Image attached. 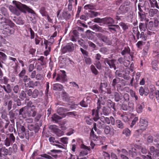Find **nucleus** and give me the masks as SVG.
I'll return each mask as SVG.
<instances>
[{"label":"nucleus","mask_w":159,"mask_h":159,"mask_svg":"<svg viewBox=\"0 0 159 159\" xmlns=\"http://www.w3.org/2000/svg\"><path fill=\"white\" fill-rule=\"evenodd\" d=\"M139 94L141 96H143V94L147 96L148 93L149 91L146 89H144L143 87L141 86L139 89Z\"/></svg>","instance_id":"18"},{"label":"nucleus","mask_w":159,"mask_h":159,"mask_svg":"<svg viewBox=\"0 0 159 159\" xmlns=\"http://www.w3.org/2000/svg\"><path fill=\"white\" fill-rule=\"evenodd\" d=\"M123 134L126 136H129L130 134V131L128 129L126 128L123 130Z\"/></svg>","instance_id":"43"},{"label":"nucleus","mask_w":159,"mask_h":159,"mask_svg":"<svg viewBox=\"0 0 159 159\" xmlns=\"http://www.w3.org/2000/svg\"><path fill=\"white\" fill-rule=\"evenodd\" d=\"M3 145H2V148H1V152L2 151L4 152V154L3 155H4L7 156L8 153V150L6 148L4 147H3Z\"/></svg>","instance_id":"48"},{"label":"nucleus","mask_w":159,"mask_h":159,"mask_svg":"<svg viewBox=\"0 0 159 159\" xmlns=\"http://www.w3.org/2000/svg\"><path fill=\"white\" fill-rule=\"evenodd\" d=\"M56 135L58 137H61L64 134V132L62 130H57L55 133Z\"/></svg>","instance_id":"50"},{"label":"nucleus","mask_w":159,"mask_h":159,"mask_svg":"<svg viewBox=\"0 0 159 159\" xmlns=\"http://www.w3.org/2000/svg\"><path fill=\"white\" fill-rule=\"evenodd\" d=\"M60 73L57 74L56 80L59 82L64 81L66 78L65 72L64 70H61Z\"/></svg>","instance_id":"9"},{"label":"nucleus","mask_w":159,"mask_h":159,"mask_svg":"<svg viewBox=\"0 0 159 159\" xmlns=\"http://www.w3.org/2000/svg\"><path fill=\"white\" fill-rule=\"evenodd\" d=\"M81 148L82 149L79 153V156H84L87 155L90 150V148L89 147H87L84 144H82Z\"/></svg>","instance_id":"8"},{"label":"nucleus","mask_w":159,"mask_h":159,"mask_svg":"<svg viewBox=\"0 0 159 159\" xmlns=\"http://www.w3.org/2000/svg\"><path fill=\"white\" fill-rule=\"evenodd\" d=\"M129 154L131 155L132 157L136 155L137 152V150L134 148H132L131 150L129 151Z\"/></svg>","instance_id":"33"},{"label":"nucleus","mask_w":159,"mask_h":159,"mask_svg":"<svg viewBox=\"0 0 159 159\" xmlns=\"http://www.w3.org/2000/svg\"><path fill=\"white\" fill-rule=\"evenodd\" d=\"M62 88V86L59 84H55L53 85V89L55 90L61 91Z\"/></svg>","instance_id":"28"},{"label":"nucleus","mask_w":159,"mask_h":159,"mask_svg":"<svg viewBox=\"0 0 159 159\" xmlns=\"http://www.w3.org/2000/svg\"><path fill=\"white\" fill-rule=\"evenodd\" d=\"M52 118L53 121H55V122L61 119V117L60 116L56 114L52 116Z\"/></svg>","instance_id":"51"},{"label":"nucleus","mask_w":159,"mask_h":159,"mask_svg":"<svg viewBox=\"0 0 159 159\" xmlns=\"http://www.w3.org/2000/svg\"><path fill=\"white\" fill-rule=\"evenodd\" d=\"M68 138L66 137H64L60 139L61 142L64 144H67L68 143Z\"/></svg>","instance_id":"44"},{"label":"nucleus","mask_w":159,"mask_h":159,"mask_svg":"<svg viewBox=\"0 0 159 159\" xmlns=\"http://www.w3.org/2000/svg\"><path fill=\"white\" fill-rule=\"evenodd\" d=\"M75 132V130L72 128H70L69 129L68 131L66 133V134L68 136H70L73 134Z\"/></svg>","instance_id":"57"},{"label":"nucleus","mask_w":159,"mask_h":159,"mask_svg":"<svg viewBox=\"0 0 159 159\" xmlns=\"http://www.w3.org/2000/svg\"><path fill=\"white\" fill-rule=\"evenodd\" d=\"M115 130L112 127H110L109 126H106L104 130V133L106 134H110L113 135L114 134Z\"/></svg>","instance_id":"12"},{"label":"nucleus","mask_w":159,"mask_h":159,"mask_svg":"<svg viewBox=\"0 0 159 159\" xmlns=\"http://www.w3.org/2000/svg\"><path fill=\"white\" fill-rule=\"evenodd\" d=\"M107 105L108 107H107L110 108L113 107V108L115 109L114 107H113L114 105V103L111 100H109L107 101Z\"/></svg>","instance_id":"42"},{"label":"nucleus","mask_w":159,"mask_h":159,"mask_svg":"<svg viewBox=\"0 0 159 159\" xmlns=\"http://www.w3.org/2000/svg\"><path fill=\"white\" fill-rule=\"evenodd\" d=\"M108 29L112 33L116 32L117 30L120 29L119 26L118 25H113L112 27H108Z\"/></svg>","instance_id":"22"},{"label":"nucleus","mask_w":159,"mask_h":159,"mask_svg":"<svg viewBox=\"0 0 159 159\" xmlns=\"http://www.w3.org/2000/svg\"><path fill=\"white\" fill-rule=\"evenodd\" d=\"M62 17L64 19L67 20L70 18V13L64 11L62 13Z\"/></svg>","instance_id":"36"},{"label":"nucleus","mask_w":159,"mask_h":159,"mask_svg":"<svg viewBox=\"0 0 159 159\" xmlns=\"http://www.w3.org/2000/svg\"><path fill=\"white\" fill-rule=\"evenodd\" d=\"M114 94L115 99L116 102H118L121 99V97L118 93L115 92Z\"/></svg>","instance_id":"39"},{"label":"nucleus","mask_w":159,"mask_h":159,"mask_svg":"<svg viewBox=\"0 0 159 159\" xmlns=\"http://www.w3.org/2000/svg\"><path fill=\"white\" fill-rule=\"evenodd\" d=\"M43 78V75L41 74H37L35 77L36 79L37 80H41Z\"/></svg>","instance_id":"61"},{"label":"nucleus","mask_w":159,"mask_h":159,"mask_svg":"<svg viewBox=\"0 0 159 159\" xmlns=\"http://www.w3.org/2000/svg\"><path fill=\"white\" fill-rule=\"evenodd\" d=\"M144 107V104L143 103H142L141 104H138L136 107V110L137 112L139 113H141Z\"/></svg>","instance_id":"31"},{"label":"nucleus","mask_w":159,"mask_h":159,"mask_svg":"<svg viewBox=\"0 0 159 159\" xmlns=\"http://www.w3.org/2000/svg\"><path fill=\"white\" fill-rule=\"evenodd\" d=\"M0 23L2 24V29L0 30V32L4 34L5 36H10L13 34L14 32V29L13 28L14 25L11 20L6 19L0 14Z\"/></svg>","instance_id":"1"},{"label":"nucleus","mask_w":159,"mask_h":159,"mask_svg":"<svg viewBox=\"0 0 159 159\" xmlns=\"http://www.w3.org/2000/svg\"><path fill=\"white\" fill-rule=\"evenodd\" d=\"M28 112V116H32L34 117L37 114V110L35 108V107L32 105L30 107Z\"/></svg>","instance_id":"10"},{"label":"nucleus","mask_w":159,"mask_h":159,"mask_svg":"<svg viewBox=\"0 0 159 159\" xmlns=\"http://www.w3.org/2000/svg\"><path fill=\"white\" fill-rule=\"evenodd\" d=\"M140 129L136 130L135 133L137 134V133L139 132L141 133L143 130L146 129L148 125V122L145 120L143 119H141L140 121Z\"/></svg>","instance_id":"6"},{"label":"nucleus","mask_w":159,"mask_h":159,"mask_svg":"<svg viewBox=\"0 0 159 159\" xmlns=\"http://www.w3.org/2000/svg\"><path fill=\"white\" fill-rule=\"evenodd\" d=\"M144 43L143 41H139L136 44V46L138 48H140L141 47Z\"/></svg>","instance_id":"62"},{"label":"nucleus","mask_w":159,"mask_h":159,"mask_svg":"<svg viewBox=\"0 0 159 159\" xmlns=\"http://www.w3.org/2000/svg\"><path fill=\"white\" fill-rule=\"evenodd\" d=\"M96 36L98 38L104 42H106L107 40V37L101 33L97 34Z\"/></svg>","instance_id":"26"},{"label":"nucleus","mask_w":159,"mask_h":159,"mask_svg":"<svg viewBox=\"0 0 159 159\" xmlns=\"http://www.w3.org/2000/svg\"><path fill=\"white\" fill-rule=\"evenodd\" d=\"M129 72L128 71H127L125 73V74H124L123 75V77L125 79L127 80H129L130 77L129 76Z\"/></svg>","instance_id":"59"},{"label":"nucleus","mask_w":159,"mask_h":159,"mask_svg":"<svg viewBox=\"0 0 159 159\" xmlns=\"http://www.w3.org/2000/svg\"><path fill=\"white\" fill-rule=\"evenodd\" d=\"M120 81V79L116 77L113 80L112 85L113 86H115L116 84L119 83Z\"/></svg>","instance_id":"47"},{"label":"nucleus","mask_w":159,"mask_h":159,"mask_svg":"<svg viewBox=\"0 0 159 159\" xmlns=\"http://www.w3.org/2000/svg\"><path fill=\"white\" fill-rule=\"evenodd\" d=\"M103 22H104L106 24L108 25L109 26L111 25L114 23L113 19L111 17L106 18L104 19Z\"/></svg>","instance_id":"17"},{"label":"nucleus","mask_w":159,"mask_h":159,"mask_svg":"<svg viewBox=\"0 0 159 159\" xmlns=\"http://www.w3.org/2000/svg\"><path fill=\"white\" fill-rule=\"evenodd\" d=\"M2 87L4 89L5 91L7 93H9L11 92V86L10 84H7L6 87L3 86Z\"/></svg>","instance_id":"40"},{"label":"nucleus","mask_w":159,"mask_h":159,"mask_svg":"<svg viewBox=\"0 0 159 159\" xmlns=\"http://www.w3.org/2000/svg\"><path fill=\"white\" fill-rule=\"evenodd\" d=\"M90 137L91 139L94 141L101 140L102 139L101 136H97L95 134L93 129H92L90 133Z\"/></svg>","instance_id":"14"},{"label":"nucleus","mask_w":159,"mask_h":159,"mask_svg":"<svg viewBox=\"0 0 159 159\" xmlns=\"http://www.w3.org/2000/svg\"><path fill=\"white\" fill-rule=\"evenodd\" d=\"M28 107H25L21 109L19 111V114L20 116H21L23 117H25V116L24 115L26 113L27 111Z\"/></svg>","instance_id":"21"},{"label":"nucleus","mask_w":159,"mask_h":159,"mask_svg":"<svg viewBox=\"0 0 159 159\" xmlns=\"http://www.w3.org/2000/svg\"><path fill=\"white\" fill-rule=\"evenodd\" d=\"M84 8L89 11L90 10L95 9V7L93 3H90L85 5Z\"/></svg>","instance_id":"23"},{"label":"nucleus","mask_w":159,"mask_h":159,"mask_svg":"<svg viewBox=\"0 0 159 159\" xmlns=\"http://www.w3.org/2000/svg\"><path fill=\"white\" fill-rule=\"evenodd\" d=\"M7 97L8 96L7 95L5 96V101L4 105L5 106L7 105L8 109V110H10L11 108L12 102L11 100H9L8 101L6 99Z\"/></svg>","instance_id":"19"},{"label":"nucleus","mask_w":159,"mask_h":159,"mask_svg":"<svg viewBox=\"0 0 159 159\" xmlns=\"http://www.w3.org/2000/svg\"><path fill=\"white\" fill-rule=\"evenodd\" d=\"M132 32L133 34L136 35L137 36V35H138L139 33V32L138 31V27H134L132 29Z\"/></svg>","instance_id":"45"},{"label":"nucleus","mask_w":159,"mask_h":159,"mask_svg":"<svg viewBox=\"0 0 159 159\" xmlns=\"http://www.w3.org/2000/svg\"><path fill=\"white\" fill-rule=\"evenodd\" d=\"M70 110L66 108L60 107L58 108L57 109V112L58 114L60 115H62L65 112L69 111Z\"/></svg>","instance_id":"20"},{"label":"nucleus","mask_w":159,"mask_h":159,"mask_svg":"<svg viewBox=\"0 0 159 159\" xmlns=\"http://www.w3.org/2000/svg\"><path fill=\"white\" fill-rule=\"evenodd\" d=\"M102 154L105 159H110V155L108 153L103 152Z\"/></svg>","instance_id":"60"},{"label":"nucleus","mask_w":159,"mask_h":159,"mask_svg":"<svg viewBox=\"0 0 159 159\" xmlns=\"http://www.w3.org/2000/svg\"><path fill=\"white\" fill-rule=\"evenodd\" d=\"M92 29L93 30H95L96 31H98L101 32H104V30L102 27L97 25H94L92 26Z\"/></svg>","instance_id":"27"},{"label":"nucleus","mask_w":159,"mask_h":159,"mask_svg":"<svg viewBox=\"0 0 159 159\" xmlns=\"http://www.w3.org/2000/svg\"><path fill=\"white\" fill-rule=\"evenodd\" d=\"M74 49L73 44L72 43H69L61 48V52L63 54H64L67 52H72Z\"/></svg>","instance_id":"4"},{"label":"nucleus","mask_w":159,"mask_h":159,"mask_svg":"<svg viewBox=\"0 0 159 159\" xmlns=\"http://www.w3.org/2000/svg\"><path fill=\"white\" fill-rule=\"evenodd\" d=\"M149 2L152 7H156L157 9H159V7L156 0H149Z\"/></svg>","instance_id":"30"},{"label":"nucleus","mask_w":159,"mask_h":159,"mask_svg":"<svg viewBox=\"0 0 159 159\" xmlns=\"http://www.w3.org/2000/svg\"><path fill=\"white\" fill-rule=\"evenodd\" d=\"M37 82H34L33 81H30V80L28 83L26 84H25V86L26 87H29L30 88H33L34 87V86L35 85V84Z\"/></svg>","instance_id":"37"},{"label":"nucleus","mask_w":159,"mask_h":159,"mask_svg":"<svg viewBox=\"0 0 159 159\" xmlns=\"http://www.w3.org/2000/svg\"><path fill=\"white\" fill-rule=\"evenodd\" d=\"M102 114L107 116L111 112V109L109 108L104 107L102 109Z\"/></svg>","instance_id":"25"},{"label":"nucleus","mask_w":159,"mask_h":159,"mask_svg":"<svg viewBox=\"0 0 159 159\" xmlns=\"http://www.w3.org/2000/svg\"><path fill=\"white\" fill-rule=\"evenodd\" d=\"M139 27L141 31H145L146 30V26L144 24L140 23L139 25Z\"/></svg>","instance_id":"46"},{"label":"nucleus","mask_w":159,"mask_h":159,"mask_svg":"<svg viewBox=\"0 0 159 159\" xmlns=\"http://www.w3.org/2000/svg\"><path fill=\"white\" fill-rule=\"evenodd\" d=\"M119 25L122 27V29L124 30H125L128 29V26L127 25L124 23L121 22L119 24Z\"/></svg>","instance_id":"53"},{"label":"nucleus","mask_w":159,"mask_h":159,"mask_svg":"<svg viewBox=\"0 0 159 159\" xmlns=\"http://www.w3.org/2000/svg\"><path fill=\"white\" fill-rule=\"evenodd\" d=\"M105 103V99L104 98L101 97L98 100L97 102V109L93 110L92 111V115L93 116V119L95 121H97L99 118L98 113L99 110L101 107V105H103Z\"/></svg>","instance_id":"3"},{"label":"nucleus","mask_w":159,"mask_h":159,"mask_svg":"<svg viewBox=\"0 0 159 159\" xmlns=\"http://www.w3.org/2000/svg\"><path fill=\"white\" fill-rule=\"evenodd\" d=\"M116 125L119 128L123 129L124 128L123 123L119 120H116Z\"/></svg>","instance_id":"34"},{"label":"nucleus","mask_w":159,"mask_h":159,"mask_svg":"<svg viewBox=\"0 0 159 159\" xmlns=\"http://www.w3.org/2000/svg\"><path fill=\"white\" fill-rule=\"evenodd\" d=\"M75 111L68 112L66 113V115L70 117L75 116L77 115Z\"/></svg>","instance_id":"49"},{"label":"nucleus","mask_w":159,"mask_h":159,"mask_svg":"<svg viewBox=\"0 0 159 159\" xmlns=\"http://www.w3.org/2000/svg\"><path fill=\"white\" fill-rule=\"evenodd\" d=\"M154 24L152 21H150L148 25V29L150 30H151L153 27Z\"/></svg>","instance_id":"64"},{"label":"nucleus","mask_w":159,"mask_h":159,"mask_svg":"<svg viewBox=\"0 0 159 159\" xmlns=\"http://www.w3.org/2000/svg\"><path fill=\"white\" fill-rule=\"evenodd\" d=\"M61 97L64 101H68L69 100L70 97H69L67 93L65 92H63Z\"/></svg>","instance_id":"29"},{"label":"nucleus","mask_w":159,"mask_h":159,"mask_svg":"<svg viewBox=\"0 0 159 159\" xmlns=\"http://www.w3.org/2000/svg\"><path fill=\"white\" fill-rule=\"evenodd\" d=\"M15 138L13 134H11L9 138H7L4 141V144L6 147H8L15 141Z\"/></svg>","instance_id":"7"},{"label":"nucleus","mask_w":159,"mask_h":159,"mask_svg":"<svg viewBox=\"0 0 159 159\" xmlns=\"http://www.w3.org/2000/svg\"><path fill=\"white\" fill-rule=\"evenodd\" d=\"M104 19H101L99 18H96L93 20V21L96 23H101L103 22Z\"/></svg>","instance_id":"58"},{"label":"nucleus","mask_w":159,"mask_h":159,"mask_svg":"<svg viewBox=\"0 0 159 159\" xmlns=\"http://www.w3.org/2000/svg\"><path fill=\"white\" fill-rule=\"evenodd\" d=\"M43 95V91L41 90L39 91L37 89H35L33 92L32 97L34 98H36L38 96L41 97Z\"/></svg>","instance_id":"15"},{"label":"nucleus","mask_w":159,"mask_h":159,"mask_svg":"<svg viewBox=\"0 0 159 159\" xmlns=\"http://www.w3.org/2000/svg\"><path fill=\"white\" fill-rule=\"evenodd\" d=\"M68 159H79V158L76 156L73 155L70 153L67 154Z\"/></svg>","instance_id":"56"},{"label":"nucleus","mask_w":159,"mask_h":159,"mask_svg":"<svg viewBox=\"0 0 159 159\" xmlns=\"http://www.w3.org/2000/svg\"><path fill=\"white\" fill-rule=\"evenodd\" d=\"M13 2H15V7H13L11 6H10L9 8L10 11L13 13L18 16L20 14V11L25 12L27 11L29 13L33 14H35L34 11L31 9L26 5L21 4L19 2L16 1H13Z\"/></svg>","instance_id":"2"},{"label":"nucleus","mask_w":159,"mask_h":159,"mask_svg":"<svg viewBox=\"0 0 159 159\" xmlns=\"http://www.w3.org/2000/svg\"><path fill=\"white\" fill-rule=\"evenodd\" d=\"M98 15V12L93 11H91L90 13L89 14L91 18H93L95 17H96Z\"/></svg>","instance_id":"54"},{"label":"nucleus","mask_w":159,"mask_h":159,"mask_svg":"<svg viewBox=\"0 0 159 159\" xmlns=\"http://www.w3.org/2000/svg\"><path fill=\"white\" fill-rule=\"evenodd\" d=\"M101 120L103 123H106L107 124H109L110 123V118L107 117H102Z\"/></svg>","instance_id":"38"},{"label":"nucleus","mask_w":159,"mask_h":159,"mask_svg":"<svg viewBox=\"0 0 159 159\" xmlns=\"http://www.w3.org/2000/svg\"><path fill=\"white\" fill-rule=\"evenodd\" d=\"M136 37L138 39H140L141 41H145L147 39V35L143 32H141L140 34L139 33Z\"/></svg>","instance_id":"16"},{"label":"nucleus","mask_w":159,"mask_h":159,"mask_svg":"<svg viewBox=\"0 0 159 159\" xmlns=\"http://www.w3.org/2000/svg\"><path fill=\"white\" fill-rule=\"evenodd\" d=\"M150 150L151 153H153V157H156L157 156V153L158 152H158L157 150L155 149L154 147H151L150 148Z\"/></svg>","instance_id":"32"},{"label":"nucleus","mask_w":159,"mask_h":159,"mask_svg":"<svg viewBox=\"0 0 159 159\" xmlns=\"http://www.w3.org/2000/svg\"><path fill=\"white\" fill-rule=\"evenodd\" d=\"M130 49L129 47H125L124 49L121 52V54L122 55H125L126 54H129L130 53Z\"/></svg>","instance_id":"35"},{"label":"nucleus","mask_w":159,"mask_h":159,"mask_svg":"<svg viewBox=\"0 0 159 159\" xmlns=\"http://www.w3.org/2000/svg\"><path fill=\"white\" fill-rule=\"evenodd\" d=\"M115 61H116L114 60H109L107 58H106L104 60V62L105 64L107 63L109 65L110 68H113L115 70L116 69L114 63Z\"/></svg>","instance_id":"11"},{"label":"nucleus","mask_w":159,"mask_h":159,"mask_svg":"<svg viewBox=\"0 0 159 159\" xmlns=\"http://www.w3.org/2000/svg\"><path fill=\"white\" fill-rule=\"evenodd\" d=\"M129 10V7L127 6L121 5L118 11V14H123L126 13Z\"/></svg>","instance_id":"13"},{"label":"nucleus","mask_w":159,"mask_h":159,"mask_svg":"<svg viewBox=\"0 0 159 159\" xmlns=\"http://www.w3.org/2000/svg\"><path fill=\"white\" fill-rule=\"evenodd\" d=\"M158 12V10L157 9H150L149 10V14L150 16L153 17L157 14Z\"/></svg>","instance_id":"24"},{"label":"nucleus","mask_w":159,"mask_h":159,"mask_svg":"<svg viewBox=\"0 0 159 159\" xmlns=\"http://www.w3.org/2000/svg\"><path fill=\"white\" fill-rule=\"evenodd\" d=\"M90 68L92 71L93 73L95 75L98 74V72L93 65H91L90 66Z\"/></svg>","instance_id":"52"},{"label":"nucleus","mask_w":159,"mask_h":159,"mask_svg":"<svg viewBox=\"0 0 159 159\" xmlns=\"http://www.w3.org/2000/svg\"><path fill=\"white\" fill-rule=\"evenodd\" d=\"M23 80L25 83V84L28 83L29 81L30 80V78H28L27 76L25 75L24 76Z\"/></svg>","instance_id":"55"},{"label":"nucleus","mask_w":159,"mask_h":159,"mask_svg":"<svg viewBox=\"0 0 159 159\" xmlns=\"http://www.w3.org/2000/svg\"><path fill=\"white\" fill-rule=\"evenodd\" d=\"M80 105L83 107H87L88 106V104L84 101V100L82 101L80 103Z\"/></svg>","instance_id":"63"},{"label":"nucleus","mask_w":159,"mask_h":159,"mask_svg":"<svg viewBox=\"0 0 159 159\" xmlns=\"http://www.w3.org/2000/svg\"><path fill=\"white\" fill-rule=\"evenodd\" d=\"M39 12L43 16H46L47 15L45 8L44 7H42L40 9Z\"/></svg>","instance_id":"41"},{"label":"nucleus","mask_w":159,"mask_h":159,"mask_svg":"<svg viewBox=\"0 0 159 159\" xmlns=\"http://www.w3.org/2000/svg\"><path fill=\"white\" fill-rule=\"evenodd\" d=\"M107 86V83L106 82L101 83L100 85L99 91L103 93L107 92L108 94L111 93V91L110 88H106Z\"/></svg>","instance_id":"5"}]
</instances>
